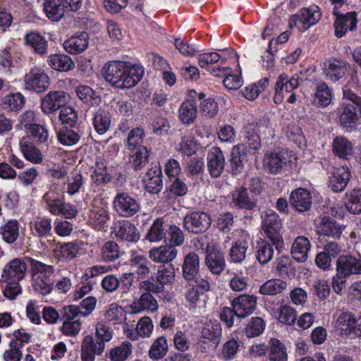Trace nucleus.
<instances>
[{"mask_svg": "<svg viewBox=\"0 0 361 361\" xmlns=\"http://www.w3.org/2000/svg\"><path fill=\"white\" fill-rule=\"evenodd\" d=\"M46 209L54 216H61L66 219H74L78 214L75 204L65 201L64 195L50 189L43 195Z\"/></svg>", "mask_w": 361, "mask_h": 361, "instance_id": "2", "label": "nucleus"}, {"mask_svg": "<svg viewBox=\"0 0 361 361\" xmlns=\"http://www.w3.org/2000/svg\"><path fill=\"white\" fill-rule=\"evenodd\" d=\"M113 205L118 215L126 218L134 216L141 209L138 200L125 192H120L116 195Z\"/></svg>", "mask_w": 361, "mask_h": 361, "instance_id": "7", "label": "nucleus"}, {"mask_svg": "<svg viewBox=\"0 0 361 361\" xmlns=\"http://www.w3.org/2000/svg\"><path fill=\"white\" fill-rule=\"evenodd\" d=\"M168 225L161 218L155 219L146 235V238L150 242H159L166 240L167 235Z\"/></svg>", "mask_w": 361, "mask_h": 361, "instance_id": "46", "label": "nucleus"}, {"mask_svg": "<svg viewBox=\"0 0 361 361\" xmlns=\"http://www.w3.org/2000/svg\"><path fill=\"white\" fill-rule=\"evenodd\" d=\"M122 255L120 246L114 240L106 241L100 248L99 257L105 263L114 262Z\"/></svg>", "mask_w": 361, "mask_h": 361, "instance_id": "40", "label": "nucleus"}, {"mask_svg": "<svg viewBox=\"0 0 361 361\" xmlns=\"http://www.w3.org/2000/svg\"><path fill=\"white\" fill-rule=\"evenodd\" d=\"M105 348L103 342H97L91 336H86L82 342L80 357L82 361H94L96 356L101 355Z\"/></svg>", "mask_w": 361, "mask_h": 361, "instance_id": "16", "label": "nucleus"}, {"mask_svg": "<svg viewBox=\"0 0 361 361\" xmlns=\"http://www.w3.org/2000/svg\"><path fill=\"white\" fill-rule=\"evenodd\" d=\"M93 126L97 133L104 134L110 128L111 123L110 113L103 109H98L92 118Z\"/></svg>", "mask_w": 361, "mask_h": 361, "instance_id": "48", "label": "nucleus"}, {"mask_svg": "<svg viewBox=\"0 0 361 361\" xmlns=\"http://www.w3.org/2000/svg\"><path fill=\"white\" fill-rule=\"evenodd\" d=\"M163 175L160 166H155L147 172L145 183L146 190L151 194H158L163 188Z\"/></svg>", "mask_w": 361, "mask_h": 361, "instance_id": "32", "label": "nucleus"}, {"mask_svg": "<svg viewBox=\"0 0 361 361\" xmlns=\"http://www.w3.org/2000/svg\"><path fill=\"white\" fill-rule=\"evenodd\" d=\"M188 282L185 293V298L190 306L195 308L200 301L201 296L210 290L211 286L209 282L204 279H197L195 281Z\"/></svg>", "mask_w": 361, "mask_h": 361, "instance_id": "12", "label": "nucleus"}, {"mask_svg": "<svg viewBox=\"0 0 361 361\" xmlns=\"http://www.w3.org/2000/svg\"><path fill=\"white\" fill-rule=\"evenodd\" d=\"M262 228L266 238L274 245L276 250H280L284 243L281 233L282 222L278 214L271 209L267 211L263 219Z\"/></svg>", "mask_w": 361, "mask_h": 361, "instance_id": "5", "label": "nucleus"}, {"mask_svg": "<svg viewBox=\"0 0 361 361\" xmlns=\"http://www.w3.org/2000/svg\"><path fill=\"white\" fill-rule=\"evenodd\" d=\"M61 0H44L43 11L52 21L60 20L67 12Z\"/></svg>", "mask_w": 361, "mask_h": 361, "instance_id": "39", "label": "nucleus"}, {"mask_svg": "<svg viewBox=\"0 0 361 361\" xmlns=\"http://www.w3.org/2000/svg\"><path fill=\"white\" fill-rule=\"evenodd\" d=\"M338 113L340 124L343 128L349 132L355 129L361 117L355 111V109L350 105L346 100L341 104Z\"/></svg>", "mask_w": 361, "mask_h": 361, "instance_id": "20", "label": "nucleus"}, {"mask_svg": "<svg viewBox=\"0 0 361 361\" xmlns=\"http://www.w3.org/2000/svg\"><path fill=\"white\" fill-rule=\"evenodd\" d=\"M176 278L175 268L172 264H161L158 267L156 281L154 279L142 281L139 288L143 291L157 294L161 293L166 286H171Z\"/></svg>", "mask_w": 361, "mask_h": 361, "instance_id": "4", "label": "nucleus"}, {"mask_svg": "<svg viewBox=\"0 0 361 361\" xmlns=\"http://www.w3.org/2000/svg\"><path fill=\"white\" fill-rule=\"evenodd\" d=\"M323 70L328 79L336 82L345 75L346 63L343 60L331 58L324 62Z\"/></svg>", "mask_w": 361, "mask_h": 361, "instance_id": "29", "label": "nucleus"}, {"mask_svg": "<svg viewBox=\"0 0 361 361\" xmlns=\"http://www.w3.org/2000/svg\"><path fill=\"white\" fill-rule=\"evenodd\" d=\"M241 149V145H235L233 147L230 165L231 172L233 175L240 173L244 168V160L246 154Z\"/></svg>", "mask_w": 361, "mask_h": 361, "instance_id": "54", "label": "nucleus"}, {"mask_svg": "<svg viewBox=\"0 0 361 361\" xmlns=\"http://www.w3.org/2000/svg\"><path fill=\"white\" fill-rule=\"evenodd\" d=\"M222 336L221 324L216 320H210L205 324L201 331L200 342L207 344V349H214L220 343Z\"/></svg>", "mask_w": 361, "mask_h": 361, "instance_id": "11", "label": "nucleus"}, {"mask_svg": "<svg viewBox=\"0 0 361 361\" xmlns=\"http://www.w3.org/2000/svg\"><path fill=\"white\" fill-rule=\"evenodd\" d=\"M25 102L24 96L20 93H11L3 99V109L9 111H18L21 109Z\"/></svg>", "mask_w": 361, "mask_h": 361, "instance_id": "60", "label": "nucleus"}, {"mask_svg": "<svg viewBox=\"0 0 361 361\" xmlns=\"http://www.w3.org/2000/svg\"><path fill=\"white\" fill-rule=\"evenodd\" d=\"M344 227L336 220L328 216H324L317 226V233L338 240L341 238Z\"/></svg>", "mask_w": 361, "mask_h": 361, "instance_id": "23", "label": "nucleus"}, {"mask_svg": "<svg viewBox=\"0 0 361 361\" xmlns=\"http://www.w3.org/2000/svg\"><path fill=\"white\" fill-rule=\"evenodd\" d=\"M200 267V259L197 254L194 252L188 253L184 258L182 266L183 278L188 281H195L198 276Z\"/></svg>", "mask_w": 361, "mask_h": 361, "instance_id": "28", "label": "nucleus"}, {"mask_svg": "<svg viewBox=\"0 0 361 361\" xmlns=\"http://www.w3.org/2000/svg\"><path fill=\"white\" fill-rule=\"evenodd\" d=\"M336 19L334 22L335 35L342 37L348 30L353 31L357 27V14L356 12H348L345 14L335 15Z\"/></svg>", "mask_w": 361, "mask_h": 361, "instance_id": "21", "label": "nucleus"}, {"mask_svg": "<svg viewBox=\"0 0 361 361\" xmlns=\"http://www.w3.org/2000/svg\"><path fill=\"white\" fill-rule=\"evenodd\" d=\"M284 152H267L264 155L263 167L271 174L281 173L287 164Z\"/></svg>", "mask_w": 361, "mask_h": 361, "instance_id": "18", "label": "nucleus"}, {"mask_svg": "<svg viewBox=\"0 0 361 361\" xmlns=\"http://www.w3.org/2000/svg\"><path fill=\"white\" fill-rule=\"evenodd\" d=\"M47 61L51 68L58 71L67 72L75 67L71 58L63 54H51Z\"/></svg>", "mask_w": 361, "mask_h": 361, "instance_id": "47", "label": "nucleus"}, {"mask_svg": "<svg viewBox=\"0 0 361 361\" xmlns=\"http://www.w3.org/2000/svg\"><path fill=\"white\" fill-rule=\"evenodd\" d=\"M353 144L344 136H336L332 142L333 153L341 159H347L353 154Z\"/></svg>", "mask_w": 361, "mask_h": 361, "instance_id": "43", "label": "nucleus"}, {"mask_svg": "<svg viewBox=\"0 0 361 361\" xmlns=\"http://www.w3.org/2000/svg\"><path fill=\"white\" fill-rule=\"evenodd\" d=\"M89 44V35L86 32H77L63 42L66 51L70 54H79L87 49Z\"/></svg>", "mask_w": 361, "mask_h": 361, "instance_id": "24", "label": "nucleus"}, {"mask_svg": "<svg viewBox=\"0 0 361 361\" xmlns=\"http://www.w3.org/2000/svg\"><path fill=\"white\" fill-rule=\"evenodd\" d=\"M51 219L47 216H37L29 224L31 234L39 239L51 237L52 224Z\"/></svg>", "mask_w": 361, "mask_h": 361, "instance_id": "26", "label": "nucleus"}, {"mask_svg": "<svg viewBox=\"0 0 361 361\" xmlns=\"http://www.w3.org/2000/svg\"><path fill=\"white\" fill-rule=\"evenodd\" d=\"M205 264L212 274H221L226 268L224 253L219 250L209 251L206 255Z\"/></svg>", "mask_w": 361, "mask_h": 361, "instance_id": "33", "label": "nucleus"}, {"mask_svg": "<svg viewBox=\"0 0 361 361\" xmlns=\"http://www.w3.org/2000/svg\"><path fill=\"white\" fill-rule=\"evenodd\" d=\"M232 204L238 209L251 210L255 207V203L248 197L247 189L242 187L236 189L232 193Z\"/></svg>", "mask_w": 361, "mask_h": 361, "instance_id": "51", "label": "nucleus"}, {"mask_svg": "<svg viewBox=\"0 0 361 361\" xmlns=\"http://www.w3.org/2000/svg\"><path fill=\"white\" fill-rule=\"evenodd\" d=\"M97 199L92 200V209H91L89 220L92 227L97 231H102L106 227L110 219L109 211L104 207L96 206Z\"/></svg>", "mask_w": 361, "mask_h": 361, "instance_id": "30", "label": "nucleus"}, {"mask_svg": "<svg viewBox=\"0 0 361 361\" xmlns=\"http://www.w3.org/2000/svg\"><path fill=\"white\" fill-rule=\"evenodd\" d=\"M178 250L169 245L152 247L149 252V258L156 263L170 264L177 256Z\"/></svg>", "mask_w": 361, "mask_h": 361, "instance_id": "27", "label": "nucleus"}, {"mask_svg": "<svg viewBox=\"0 0 361 361\" xmlns=\"http://www.w3.org/2000/svg\"><path fill=\"white\" fill-rule=\"evenodd\" d=\"M26 44L32 48L35 53L44 54L48 49L47 41L38 32H32L25 37Z\"/></svg>", "mask_w": 361, "mask_h": 361, "instance_id": "53", "label": "nucleus"}, {"mask_svg": "<svg viewBox=\"0 0 361 361\" xmlns=\"http://www.w3.org/2000/svg\"><path fill=\"white\" fill-rule=\"evenodd\" d=\"M300 85V77L294 75L289 77L286 73L281 74L274 85V102L276 104H280L283 102L282 95L283 88L285 89L286 94L290 95L287 97V102L293 104L296 101V94L293 92Z\"/></svg>", "mask_w": 361, "mask_h": 361, "instance_id": "6", "label": "nucleus"}, {"mask_svg": "<svg viewBox=\"0 0 361 361\" xmlns=\"http://www.w3.org/2000/svg\"><path fill=\"white\" fill-rule=\"evenodd\" d=\"M133 345L129 341H123L118 346L112 348L109 353L111 361H126L132 354Z\"/></svg>", "mask_w": 361, "mask_h": 361, "instance_id": "62", "label": "nucleus"}, {"mask_svg": "<svg viewBox=\"0 0 361 361\" xmlns=\"http://www.w3.org/2000/svg\"><path fill=\"white\" fill-rule=\"evenodd\" d=\"M207 169L212 178H219L225 167V157L221 149L218 147H212L207 153Z\"/></svg>", "mask_w": 361, "mask_h": 361, "instance_id": "19", "label": "nucleus"}, {"mask_svg": "<svg viewBox=\"0 0 361 361\" xmlns=\"http://www.w3.org/2000/svg\"><path fill=\"white\" fill-rule=\"evenodd\" d=\"M149 151L146 147H139L130 157V163L135 171L141 170L149 161Z\"/></svg>", "mask_w": 361, "mask_h": 361, "instance_id": "61", "label": "nucleus"}, {"mask_svg": "<svg viewBox=\"0 0 361 361\" xmlns=\"http://www.w3.org/2000/svg\"><path fill=\"white\" fill-rule=\"evenodd\" d=\"M179 118L184 124L193 123L197 118V104L193 100L182 103L179 109Z\"/></svg>", "mask_w": 361, "mask_h": 361, "instance_id": "52", "label": "nucleus"}, {"mask_svg": "<svg viewBox=\"0 0 361 361\" xmlns=\"http://www.w3.org/2000/svg\"><path fill=\"white\" fill-rule=\"evenodd\" d=\"M355 317L351 312H341L335 324L336 331H339L341 334H350L355 326Z\"/></svg>", "mask_w": 361, "mask_h": 361, "instance_id": "45", "label": "nucleus"}, {"mask_svg": "<svg viewBox=\"0 0 361 361\" xmlns=\"http://www.w3.org/2000/svg\"><path fill=\"white\" fill-rule=\"evenodd\" d=\"M144 68L138 64L122 61H111L104 64L102 75L111 87L130 89L135 87L144 75Z\"/></svg>", "mask_w": 361, "mask_h": 361, "instance_id": "1", "label": "nucleus"}, {"mask_svg": "<svg viewBox=\"0 0 361 361\" xmlns=\"http://www.w3.org/2000/svg\"><path fill=\"white\" fill-rule=\"evenodd\" d=\"M336 270H338L348 277L361 276V256L343 255L336 262Z\"/></svg>", "mask_w": 361, "mask_h": 361, "instance_id": "13", "label": "nucleus"}, {"mask_svg": "<svg viewBox=\"0 0 361 361\" xmlns=\"http://www.w3.org/2000/svg\"><path fill=\"white\" fill-rule=\"evenodd\" d=\"M274 245L267 238L260 239L257 243L256 257L261 264H266L270 262L274 257Z\"/></svg>", "mask_w": 361, "mask_h": 361, "instance_id": "41", "label": "nucleus"}, {"mask_svg": "<svg viewBox=\"0 0 361 361\" xmlns=\"http://www.w3.org/2000/svg\"><path fill=\"white\" fill-rule=\"evenodd\" d=\"M151 293H153L147 291L143 293L137 302L133 303L135 311L149 310L154 312L157 310L159 307L157 301Z\"/></svg>", "mask_w": 361, "mask_h": 361, "instance_id": "57", "label": "nucleus"}, {"mask_svg": "<svg viewBox=\"0 0 361 361\" xmlns=\"http://www.w3.org/2000/svg\"><path fill=\"white\" fill-rule=\"evenodd\" d=\"M331 92L326 83H321L317 86L312 101L314 105L325 107L331 103Z\"/></svg>", "mask_w": 361, "mask_h": 361, "instance_id": "55", "label": "nucleus"}, {"mask_svg": "<svg viewBox=\"0 0 361 361\" xmlns=\"http://www.w3.org/2000/svg\"><path fill=\"white\" fill-rule=\"evenodd\" d=\"M20 150L24 158L34 164H39L44 160L41 150L30 142L27 137H23L19 141Z\"/></svg>", "mask_w": 361, "mask_h": 361, "instance_id": "31", "label": "nucleus"}, {"mask_svg": "<svg viewBox=\"0 0 361 361\" xmlns=\"http://www.w3.org/2000/svg\"><path fill=\"white\" fill-rule=\"evenodd\" d=\"M20 225L17 220L11 219L0 227V235L3 240L8 244L16 243L22 238Z\"/></svg>", "mask_w": 361, "mask_h": 361, "instance_id": "34", "label": "nucleus"}, {"mask_svg": "<svg viewBox=\"0 0 361 361\" xmlns=\"http://www.w3.org/2000/svg\"><path fill=\"white\" fill-rule=\"evenodd\" d=\"M82 135L80 126L63 127L57 132L59 142L66 146H72L78 142Z\"/></svg>", "mask_w": 361, "mask_h": 361, "instance_id": "37", "label": "nucleus"}, {"mask_svg": "<svg viewBox=\"0 0 361 361\" xmlns=\"http://www.w3.org/2000/svg\"><path fill=\"white\" fill-rule=\"evenodd\" d=\"M344 205L350 214H361V189L354 188L345 193Z\"/></svg>", "mask_w": 361, "mask_h": 361, "instance_id": "42", "label": "nucleus"}, {"mask_svg": "<svg viewBox=\"0 0 361 361\" xmlns=\"http://www.w3.org/2000/svg\"><path fill=\"white\" fill-rule=\"evenodd\" d=\"M268 360L269 361H288L286 345L277 338H271L269 341Z\"/></svg>", "mask_w": 361, "mask_h": 361, "instance_id": "44", "label": "nucleus"}, {"mask_svg": "<svg viewBox=\"0 0 361 361\" xmlns=\"http://www.w3.org/2000/svg\"><path fill=\"white\" fill-rule=\"evenodd\" d=\"M169 350L167 340L164 336H159L152 343L148 351V355L152 360L162 359Z\"/></svg>", "mask_w": 361, "mask_h": 361, "instance_id": "56", "label": "nucleus"}, {"mask_svg": "<svg viewBox=\"0 0 361 361\" xmlns=\"http://www.w3.org/2000/svg\"><path fill=\"white\" fill-rule=\"evenodd\" d=\"M149 260L142 255L132 251L128 261L129 265L135 270L138 279H145L149 274Z\"/></svg>", "mask_w": 361, "mask_h": 361, "instance_id": "38", "label": "nucleus"}, {"mask_svg": "<svg viewBox=\"0 0 361 361\" xmlns=\"http://www.w3.org/2000/svg\"><path fill=\"white\" fill-rule=\"evenodd\" d=\"M104 317L112 324H121L126 319V313L121 306L111 303L107 307Z\"/></svg>", "mask_w": 361, "mask_h": 361, "instance_id": "59", "label": "nucleus"}, {"mask_svg": "<svg viewBox=\"0 0 361 361\" xmlns=\"http://www.w3.org/2000/svg\"><path fill=\"white\" fill-rule=\"evenodd\" d=\"M240 145L243 150H251L254 153L260 149V137L251 126L245 128L243 141Z\"/></svg>", "mask_w": 361, "mask_h": 361, "instance_id": "49", "label": "nucleus"}, {"mask_svg": "<svg viewBox=\"0 0 361 361\" xmlns=\"http://www.w3.org/2000/svg\"><path fill=\"white\" fill-rule=\"evenodd\" d=\"M30 262L34 290L43 295L49 294L54 289V283L51 281L54 274L53 266L32 258H30Z\"/></svg>", "mask_w": 361, "mask_h": 361, "instance_id": "3", "label": "nucleus"}, {"mask_svg": "<svg viewBox=\"0 0 361 361\" xmlns=\"http://www.w3.org/2000/svg\"><path fill=\"white\" fill-rule=\"evenodd\" d=\"M27 271V264L22 258H15L7 263L1 274V279L5 281L22 280Z\"/></svg>", "mask_w": 361, "mask_h": 361, "instance_id": "15", "label": "nucleus"}, {"mask_svg": "<svg viewBox=\"0 0 361 361\" xmlns=\"http://www.w3.org/2000/svg\"><path fill=\"white\" fill-rule=\"evenodd\" d=\"M66 102V93L63 91H53L49 92L41 100V109L45 114L61 109Z\"/></svg>", "mask_w": 361, "mask_h": 361, "instance_id": "25", "label": "nucleus"}, {"mask_svg": "<svg viewBox=\"0 0 361 361\" xmlns=\"http://www.w3.org/2000/svg\"><path fill=\"white\" fill-rule=\"evenodd\" d=\"M212 224L210 215L204 212H192L183 219L184 228L190 233L199 234L207 231Z\"/></svg>", "mask_w": 361, "mask_h": 361, "instance_id": "8", "label": "nucleus"}, {"mask_svg": "<svg viewBox=\"0 0 361 361\" xmlns=\"http://www.w3.org/2000/svg\"><path fill=\"white\" fill-rule=\"evenodd\" d=\"M25 88L37 93L45 92L49 86V78L45 71L34 67L24 77Z\"/></svg>", "mask_w": 361, "mask_h": 361, "instance_id": "10", "label": "nucleus"}, {"mask_svg": "<svg viewBox=\"0 0 361 361\" xmlns=\"http://www.w3.org/2000/svg\"><path fill=\"white\" fill-rule=\"evenodd\" d=\"M310 192L302 188L293 190L289 196V204L298 212L308 211L312 206V200Z\"/></svg>", "mask_w": 361, "mask_h": 361, "instance_id": "22", "label": "nucleus"}, {"mask_svg": "<svg viewBox=\"0 0 361 361\" xmlns=\"http://www.w3.org/2000/svg\"><path fill=\"white\" fill-rule=\"evenodd\" d=\"M80 249V245L76 241L58 243L56 252L63 260H71L77 257Z\"/></svg>", "mask_w": 361, "mask_h": 361, "instance_id": "50", "label": "nucleus"}, {"mask_svg": "<svg viewBox=\"0 0 361 361\" xmlns=\"http://www.w3.org/2000/svg\"><path fill=\"white\" fill-rule=\"evenodd\" d=\"M257 298L254 295L243 294L235 298L232 307L238 317L244 318L252 314L256 309Z\"/></svg>", "mask_w": 361, "mask_h": 361, "instance_id": "14", "label": "nucleus"}, {"mask_svg": "<svg viewBox=\"0 0 361 361\" xmlns=\"http://www.w3.org/2000/svg\"><path fill=\"white\" fill-rule=\"evenodd\" d=\"M111 233L119 241L137 243L140 239V232L136 226L128 220H118L113 223Z\"/></svg>", "mask_w": 361, "mask_h": 361, "instance_id": "9", "label": "nucleus"}, {"mask_svg": "<svg viewBox=\"0 0 361 361\" xmlns=\"http://www.w3.org/2000/svg\"><path fill=\"white\" fill-rule=\"evenodd\" d=\"M250 237L247 233L243 234L242 238L236 240L230 249L229 256L231 261L240 263L246 257L247 250L249 247Z\"/></svg>", "mask_w": 361, "mask_h": 361, "instance_id": "35", "label": "nucleus"}, {"mask_svg": "<svg viewBox=\"0 0 361 361\" xmlns=\"http://www.w3.org/2000/svg\"><path fill=\"white\" fill-rule=\"evenodd\" d=\"M66 192L71 196L80 192L83 187L84 178L82 173L78 171H72L68 177Z\"/></svg>", "mask_w": 361, "mask_h": 361, "instance_id": "63", "label": "nucleus"}, {"mask_svg": "<svg viewBox=\"0 0 361 361\" xmlns=\"http://www.w3.org/2000/svg\"><path fill=\"white\" fill-rule=\"evenodd\" d=\"M311 243L305 236H298L291 247V255L298 262H303L307 260Z\"/></svg>", "mask_w": 361, "mask_h": 361, "instance_id": "36", "label": "nucleus"}, {"mask_svg": "<svg viewBox=\"0 0 361 361\" xmlns=\"http://www.w3.org/2000/svg\"><path fill=\"white\" fill-rule=\"evenodd\" d=\"M287 288V283L281 279H271L259 288V293L266 295H274L282 293Z\"/></svg>", "mask_w": 361, "mask_h": 361, "instance_id": "58", "label": "nucleus"}, {"mask_svg": "<svg viewBox=\"0 0 361 361\" xmlns=\"http://www.w3.org/2000/svg\"><path fill=\"white\" fill-rule=\"evenodd\" d=\"M351 178V172L346 166L334 168L329 177V187L334 192H340L345 190Z\"/></svg>", "mask_w": 361, "mask_h": 361, "instance_id": "17", "label": "nucleus"}, {"mask_svg": "<svg viewBox=\"0 0 361 361\" xmlns=\"http://www.w3.org/2000/svg\"><path fill=\"white\" fill-rule=\"evenodd\" d=\"M59 117L63 127L80 126L78 123V114L73 107L63 106L60 110Z\"/></svg>", "mask_w": 361, "mask_h": 361, "instance_id": "64", "label": "nucleus"}]
</instances>
